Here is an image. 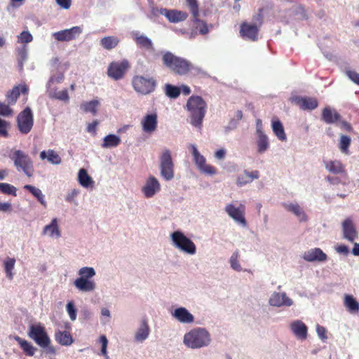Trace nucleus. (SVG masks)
Segmentation results:
<instances>
[{
    "label": "nucleus",
    "instance_id": "obj_1",
    "mask_svg": "<svg viewBox=\"0 0 359 359\" xmlns=\"http://www.w3.org/2000/svg\"><path fill=\"white\" fill-rule=\"evenodd\" d=\"M212 339L210 333L205 327H197L187 332L183 337V344L191 349H200L208 346Z\"/></svg>",
    "mask_w": 359,
    "mask_h": 359
},
{
    "label": "nucleus",
    "instance_id": "obj_2",
    "mask_svg": "<svg viewBox=\"0 0 359 359\" xmlns=\"http://www.w3.org/2000/svg\"><path fill=\"white\" fill-rule=\"evenodd\" d=\"M187 107L189 112L190 123L195 128L201 129L206 113L205 102L200 96H191L187 101Z\"/></svg>",
    "mask_w": 359,
    "mask_h": 359
},
{
    "label": "nucleus",
    "instance_id": "obj_3",
    "mask_svg": "<svg viewBox=\"0 0 359 359\" xmlns=\"http://www.w3.org/2000/svg\"><path fill=\"white\" fill-rule=\"evenodd\" d=\"M10 158L18 172H22L29 177L33 175V161L27 153L20 149L14 150L12 151Z\"/></svg>",
    "mask_w": 359,
    "mask_h": 359
},
{
    "label": "nucleus",
    "instance_id": "obj_4",
    "mask_svg": "<svg viewBox=\"0 0 359 359\" xmlns=\"http://www.w3.org/2000/svg\"><path fill=\"white\" fill-rule=\"evenodd\" d=\"M163 64L175 73L186 74L191 67V64L187 60L177 57L170 52H166L163 55Z\"/></svg>",
    "mask_w": 359,
    "mask_h": 359
},
{
    "label": "nucleus",
    "instance_id": "obj_5",
    "mask_svg": "<svg viewBox=\"0 0 359 359\" xmlns=\"http://www.w3.org/2000/svg\"><path fill=\"white\" fill-rule=\"evenodd\" d=\"M172 245L180 251L188 254L195 255L196 246L195 243L181 231H175L170 234Z\"/></svg>",
    "mask_w": 359,
    "mask_h": 359
},
{
    "label": "nucleus",
    "instance_id": "obj_6",
    "mask_svg": "<svg viewBox=\"0 0 359 359\" xmlns=\"http://www.w3.org/2000/svg\"><path fill=\"white\" fill-rule=\"evenodd\" d=\"M159 170L161 177L166 181H170L175 177V165L172 153L167 148L163 149L159 155Z\"/></svg>",
    "mask_w": 359,
    "mask_h": 359
},
{
    "label": "nucleus",
    "instance_id": "obj_7",
    "mask_svg": "<svg viewBox=\"0 0 359 359\" xmlns=\"http://www.w3.org/2000/svg\"><path fill=\"white\" fill-rule=\"evenodd\" d=\"M224 211L236 224L242 227L247 226L248 223L245 217V205L244 204L238 203V201L228 203L224 208Z\"/></svg>",
    "mask_w": 359,
    "mask_h": 359
},
{
    "label": "nucleus",
    "instance_id": "obj_8",
    "mask_svg": "<svg viewBox=\"0 0 359 359\" xmlns=\"http://www.w3.org/2000/svg\"><path fill=\"white\" fill-rule=\"evenodd\" d=\"M132 85L137 93L148 95L155 90L156 81L152 77L135 76L133 78Z\"/></svg>",
    "mask_w": 359,
    "mask_h": 359
},
{
    "label": "nucleus",
    "instance_id": "obj_9",
    "mask_svg": "<svg viewBox=\"0 0 359 359\" xmlns=\"http://www.w3.org/2000/svg\"><path fill=\"white\" fill-rule=\"evenodd\" d=\"M27 334L40 347H45L48 344H50V339L46 329L40 323L30 325Z\"/></svg>",
    "mask_w": 359,
    "mask_h": 359
},
{
    "label": "nucleus",
    "instance_id": "obj_10",
    "mask_svg": "<svg viewBox=\"0 0 359 359\" xmlns=\"http://www.w3.org/2000/svg\"><path fill=\"white\" fill-rule=\"evenodd\" d=\"M17 123L21 133L27 134L31 131L34 125V118L32 109L29 107L18 114Z\"/></svg>",
    "mask_w": 359,
    "mask_h": 359
},
{
    "label": "nucleus",
    "instance_id": "obj_11",
    "mask_svg": "<svg viewBox=\"0 0 359 359\" xmlns=\"http://www.w3.org/2000/svg\"><path fill=\"white\" fill-rule=\"evenodd\" d=\"M191 154L194 157V161L198 169L203 173L208 175H215L216 170L214 167L206 164L205 158L200 154L195 144H191Z\"/></svg>",
    "mask_w": 359,
    "mask_h": 359
},
{
    "label": "nucleus",
    "instance_id": "obj_12",
    "mask_svg": "<svg viewBox=\"0 0 359 359\" xmlns=\"http://www.w3.org/2000/svg\"><path fill=\"white\" fill-rule=\"evenodd\" d=\"M83 32L80 26H74L70 29H63L52 34V36L57 41L64 42L75 40Z\"/></svg>",
    "mask_w": 359,
    "mask_h": 359
},
{
    "label": "nucleus",
    "instance_id": "obj_13",
    "mask_svg": "<svg viewBox=\"0 0 359 359\" xmlns=\"http://www.w3.org/2000/svg\"><path fill=\"white\" fill-rule=\"evenodd\" d=\"M269 304L277 308L290 307L294 305V301L285 292H273L269 299Z\"/></svg>",
    "mask_w": 359,
    "mask_h": 359
},
{
    "label": "nucleus",
    "instance_id": "obj_14",
    "mask_svg": "<svg viewBox=\"0 0 359 359\" xmlns=\"http://www.w3.org/2000/svg\"><path fill=\"white\" fill-rule=\"evenodd\" d=\"M128 66V62L126 60L113 62L108 67L107 75L116 81L119 80L123 77Z\"/></svg>",
    "mask_w": 359,
    "mask_h": 359
},
{
    "label": "nucleus",
    "instance_id": "obj_15",
    "mask_svg": "<svg viewBox=\"0 0 359 359\" xmlns=\"http://www.w3.org/2000/svg\"><path fill=\"white\" fill-rule=\"evenodd\" d=\"M343 238L351 243L358 238V232L355 225L351 217H347L341 223Z\"/></svg>",
    "mask_w": 359,
    "mask_h": 359
},
{
    "label": "nucleus",
    "instance_id": "obj_16",
    "mask_svg": "<svg viewBox=\"0 0 359 359\" xmlns=\"http://www.w3.org/2000/svg\"><path fill=\"white\" fill-rule=\"evenodd\" d=\"M283 207L288 212L292 213L299 222H306L309 217L304 208L297 202L284 203Z\"/></svg>",
    "mask_w": 359,
    "mask_h": 359
},
{
    "label": "nucleus",
    "instance_id": "obj_17",
    "mask_svg": "<svg viewBox=\"0 0 359 359\" xmlns=\"http://www.w3.org/2000/svg\"><path fill=\"white\" fill-rule=\"evenodd\" d=\"M161 189L158 180L154 176H150L147 180L145 184L142 188V191L147 198L153 197Z\"/></svg>",
    "mask_w": 359,
    "mask_h": 359
},
{
    "label": "nucleus",
    "instance_id": "obj_18",
    "mask_svg": "<svg viewBox=\"0 0 359 359\" xmlns=\"http://www.w3.org/2000/svg\"><path fill=\"white\" fill-rule=\"evenodd\" d=\"M259 29L256 25L243 22L241 25L240 33L243 39L255 41L258 40Z\"/></svg>",
    "mask_w": 359,
    "mask_h": 359
},
{
    "label": "nucleus",
    "instance_id": "obj_19",
    "mask_svg": "<svg viewBox=\"0 0 359 359\" xmlns=\"http://www.w3.org/2000/svg\"><path fill=\"white\" fill-rule=\"evenodd\" d=\"M290 327L292 334L297 339L304 341L308 337V327L304 323L300 320H295L292 321Z\"/></svg>",
    "mask_w": 359,
    "mask_h": 359
},
{
    "label": "nucleus",
    "instance_id": "obj_20",
    "mask_svg": "<svg viewBox=\"0 0 359 359\" xmlns=\"http://www.w3.org/2000/svg\"><path fill=\"white\" fill-rule=\"evenodd\" d=\"M65 67L63 70H60V67L57 68V71L51 70V75L46 83V90L55 89L53 87L55 84L61 83L65 79L64 73L69 68V63H65Z\"/></svg>",
    "mask_w": 359,
    "mask_h": 359
},
{
    "label": "nucleus",
    "instance_id": "obj_21",
    "mask_svg": "<svg viewBox=\"0 0 359 359\" xmlns=\"http://www.w3.org/2000/svg\"><path fill=\"white\" fill-rule=\"evenodd\" d=\"M172 316L182 324H191L194 322V316L185 307L175 309Z\"/></svg>",
    "mask_w": 359,
    "mask_h": 359
},
{
    "label": "nucleus",
    "instance_id": "obj_22",
    "mask_svg": "<svg viewBox=\"0 0 359 359\" xmlns=\"http://www.w3.org/2000/svg\"><path fill=\"white\" fill-rule=\"evenodd\" d=\"M159 13L161 15L165 16L170 22L174 23L184 21L188 17V14L186 12L177 10L161 8Z\"/></svg>",
    "mask_w": 359,
    "mask_h": 359
},
{
    "label": "nucleus",
    "instance_id": "obj_23",
    "mask_svg": "<svg viewBox=\"0 0 359 359\" xmlns=\"http://www.w3.org/2000/svg\"><path fill=\"white\" fill-rule=\"evenodd\" d=\"M157 123V114L156 113L147 114L141 121L142 130L146 133L151 134L156 130Z\"/></svg>",
    "mask_w": 359,
    "mask_h": 359
},
{
    "label": "nucleus",
    "instance_id": "obj_24",
    "mask_svg": "<svg viewBox=\"0 0 359 359\" xmlns=\"http://www.w3.org/2000/svg\"><path fill=\"white\" fill-rule=\"evenodd\" d=\"M303 259L307 262H324L327 256L323 250L318 248L310 249L303 254Z\"/></svg>",
    "mask_w": 359,
    "mask_h": 359
},
{
    "label": "nucleus",
    "instance_id": "obj_25",
    "mask_svg": "<svg viewBox=\"0 0 359 359\" xmlns=\"http://www.w3.org/2000/svg\"><path fill=\"white\" fill-rule=\"evenodd\" d=\"M28 90L29 88L26 85L14 86L13 89L8 91L6 95L8 104L11 105L14 104L20 96V93L22 94H27Z\"/></svg>",
    "mask_w": 359,
    "mask_h": 359
},
{
    "label": "nucleus",
    "instance_id": "obj_26",
    "mask_svg": "<svg viewBox=\"0 0 359 359\" xmlns=\"http://www.w3.org/2000/svg\"><path fill=\"white\" fill-rule=\"evenodd\" d=\"M294 102L303 110H313L318 105V100L314 97L297 96L294 98Z\"/></svg>",
    "mask_w": 359,
    "mask_h": 359
},
{
    "label": "nucleus",
    "instance_id": "obj_27",
    "mask_svg": "<svg viewBox=\"0 0 359 359\" xmlns=\"http://www.w3.org/2000/svg\"><path fill=\"white\" fill-rule=\"evenodd\" d=\"M132 37L140 48H143L147 50H154L152 41L147 36L140 34L139 32H133Z\"/></svg>",
    "mask_w": 359,
    "mask_h": 359
},
{
    "label": "nucleus",
    "instance_id": "obj_28",
    "mask_svg": "<svg viewBox=\"0 0 359 359\" xmlns=\"http://www.w3.org/2000/svg\"><path fill=\"white\" fill-rule=\"evenodd\" d=\"M259 177V172L258 170L249 172L245 170L243 173L239 175L237 177L236 184L238 187H241L247 184L251 183L254 180Z\"/></svg>",
    "mask_w": 359,
    "mask_h": 359
},
{
    "label": "nucleus",
    "instance_id": "obj_29",
    "mask_svg": "<svg viewBox=\"0 0 359 359\" xmlns=\"http://www.w3.org/2000/svg\"><path fill=\"white\" fill-rule=\"evenodd\" d=\"M42 235H48L50 238H56L61 236V232L57 218L53 219L49 224H47L43 227Z\"/></svg>",
    "mask_w": 359,
    "mask_h": 359
},
{
    "label": "nucleus",
    "instance_id": "obj_30",
    "mask_svg": "<svg viewBox=\"0 0 359 359\" xmlns=\"http://www.w3.org/2000/svg\"><path fill=\"white\" fill-rule=\"evenodd\" d=\"M74 286L83 292H93L96 288V283L93 280L76 278L74 282Z\"/></svg>",
    "mask_w": 359,
    "mask_h": 359
},
{
    "label": "nucleus",
    "instance_id": "obj_31",
    "mask_svg": "<svg viewBox=\"0 0 359 359\" xmlns=\"http://www.w3.org/2000/svg\"><path fill=\"white\" fill-rule=\"evenodd\" d=\"M150 329L147 322L144 320L135 334V339L137 342L144 341L149 337Z\"/></svg>",
    "mask_w": 359,
    "mask_h": 359
},
{
    "label": "nucleus",
    "instance_id": "obj_32",
    "mask_svg": "<svg viewBox=\"0 0 359 359\" xmlns=\"http://www.w3.org/2000/svg\"><path fill=\"white\" fill-rule=\"evenodd\" d=\"M271 128L273 134L282 142L287 140V136L281 121L278 119H273L271 121Z\"/></svg>",
    "mask_w": 359,
    "mask_h": 359
},
{
    "label": "nucleus",
    "instance_id": "obj_33",
    "mask_svg": "<svg viewBox=\"0 0 359 359\" xmlns=\"http://www.w3.org/2000/svg\"><path fill=\"white\" fill-rule=\"evenodd\" d=\"M55 341L62 346H70L74 341L71 334L67 331L55 332Z\"/></svg>",
    "mask_w": 359,
    "mask_h": 359
},
{
    "label": "nucleus",
    "instance_id": "obj_34",
    "mask_svg": "<svg viewBox=\"0 0 359 359\" xmlns=\"http://www.w3.org/2000/svg\"><path fill=\"white\" fill-rule=\"evenodd\" d=\"M14 339L19 344L21 348L27 355L33 356L34 355L36 348H35L30 342L22 339L19 336H15Z\"/></svg>",
    "mask_w": 359,
    "mask_h": 359
},
{
    "label": "nucleus",
    "instance_id": "obj_35",
    "mask_svg": "<svg viewBox=\"0 0 359 359\" xmlns=\"http://www.w3.org/2000/svg\"><path fill=\"white\" fill-rule=\"evenodd\" d=\"M324 164L325 169L333 174H341L344 172V165L338 160L324 161Z\"/></svg>",
    "mask_w": 359,
    "mask_h": 359
},
{
    "label": "nucleus",
    "instance_id": "obj_36",
    "mask_svg": "<svg viewBox=\"0 0 359 359\" xmlns=\"http://www.w3.org/2000/svg\"><path fill=\"white\" fill-rule=\"evenodd\" d=\"M40 158L42 160L47 158L48 161L53 165H59L62 162L60 156L53 149L42 151L40 153Z\"/></svg>",
    "mask_w": 359,
    "mask_h": 359
},
{
    "label": "nucleus",
    "instance_id": "obj_37",
    "mask_svg": "<svg viewBox=\"0 0 359 359\" xmlns=\"http://www.w3.org/2000/svg\"><path fill=\"white\" fill-rule=\"evenodd\" d=\"M119 43V39L115 36H107L100 41V46L105 50H110L116 48Z\"/></svg>",
    "mask_w": 359,
    "mask_h": 359
},
{
    "label": "nucleus",
    "instance_id": "obj_38",
    "mask_svg": "<svg viewBox=\"0 0 359 359\" xmlns=\"http://www.w3.org/2000/svg\"><path fill=\"white\" fill-rule=\"evenodd\" d=\"M257 152L259 154L265 153L269 148V140L268 136L265 133L256 135Z\"/></svg>",
    "mask_w": 359,
    "mask_h": 359
},
{
    "label": "nucleus",
    "instance_id": "obj_39",
    "mask_svg": "<svg viewBox=\"0 0 359 359\" xmlns=\"http://www.w3.org/2000/svg\"><path fill=\"white\" fill-rule=\"evenodd\" d=\"M340 118L339 114L330 107H325L322 114V119L328 124L334 123Z\"/></svg>",
    "mask_w": 359,
    "mask_h": 359
},
{
    "label": "nucleus",
    "instance_id": "obj_40",
    "mask_svg": "<svg viewBox=\"0 0 359 359\" xmlns=\"http://www.w3.org/2000/svg\"><path fill=\"white\" fill-rule=\"evenodd\" d=\"M78 180L79 184L85 188L92 187L94 184V181L92 177L88 174L87 171L84 168L79 170L78 173Z\"/></svg>",
    "mask_w": 359,
    "mask_h": 359
},
{
    "label": "nucleus",
    "instance_id": "obj_41",
    "mask_svg": "<svg viewBox=\"0 0 359 359\" xmlns=\"http://www.w3.org/2000/svg\"><path fill=\"white\" fill-rule=\"evenodd\" d=\"M121 143V139L118 136L114 135V134H109L105 136L103 139V143L102 144V148H111V147H116L118 146Z\"/></svg>",
    "mask_w": 359,
    "mask_h": 359
},
{
    "label": "nucleus",
    "instance_id": "obj_42",
    "mask_svg": "<svg viewBox=\"0 0 359 359\" xmlns=\"http://www.w3.org/2000/svg\"><path fill=\"white\" fill-rule=\"evenodd\" d=\"M15 259L7 257L3 262L4 269L5 271L6 276L7 278L9 280H12L13 278L14 273L13 272L15 265Z\"/></svg>",
    "mask_w": 359,
    "mask_h": 359
},
{
    "label": "nucleus",
    "instance_id": "obj_43",
    "mask_svg": "<svg viewBox=\"0 0 359 359\" xmlns=\"http://www.w3.org/2000/svg\"><path fill=\"white\" fill-rule=\"evenodd\" d=\"M24 189L29 191L34 197H36L42 205L44 207L46 206L45 196L39 188H36L32 185L27 184L24 186Z\"/></svg>",
    "mask_w": 359,
    "mask_h": 359
},
{
    "label": "nucleus",
    "instance_id": "obj_44",
    "mask_svg": "<svg viewBox=\"0 0 359 359\" xmlns=\"http://www.w3.org/2000/svg\"><path fill=\"white\" fill-rule=\"evenodd\" d=\"M48 96L50 98H55L61 101L68 102L69 97L67 89H64L61 91H57V89L49 90L47 91Z\"/></svg>",
    "mask_w": 359,
    "mask_h": 359
},
{
    "label": "nucleus",
    "instance_id": "obj_45",
    "mask_svg": "<svg viewBox=\"0 0 359 359\" xmlns=\"http://www.w3.org/2000/svg\"><path fill=\"white\" fill-rule=\"evenodd\" d=\"M344 305L351 313L359 311V303L351 295L346 294L344 298Z\"/></svg>",
    "mask_w": 359,
    "mask_h": 359
},
{
    "label": "nucleus",
    "instance_id": "obj_46",
    "mask_svg": "<svg viewBox=\"0 0 359 359\" xmlns=\"http://www.w3.org/2000/svg\"><path fill=\"white\" fill-rule=\"evenodd\" d=\"M17 52L18 67L20 68V70H22L23 69L24 63L27 61L28 56V51L26 46H23L21 48H18L17 49Z\"/></svg>",
    "mask_w": 359,
    "mask_h": 359
},
{
    "label": "nucleus",
    "instance_id": "obj_47",
    "mask_svg": "<svg viewBox=\"0 0 359 359\" xmlns=\"http://www.w3.org/2000/svg\"><path fill=\"white\" fill-rule=\"evenodd\" d=\"M187 4L193 15V21L194 22H199L200 19H198L199 16V10H198V4L197 0H186Z\"/></svg>",
    "mask_w": 359,
    "mask_h": 359
},
{
    "label": "nucleus",
    "instance_id": "obj_48",
    "mask_svg": "<svg viewBox=\"0 0 359 359\" xmlns=\"http://www.w3.org/2000/svg\"><path fill=\"white\" fill-rule=\"evenodd\" d=\"M238 250L234 251L229 258V264L231 268L236 271H241L243 270L242 266L238 261L239 258Z\"/></svg>",
    "mask_w": 359,
    "mask_h": 359
},
{
    "label": "nucleus",
    "instance_id": "obj_49",
    "mask_svg": "<svg viewBox=\"0 0 359 359\" xmlns=\"http://www.w3.org/2000/svg\"><path fill=\"white\" fill-rule=\"evenodd\" d=\"M100 102L97 100H93L90 102H86L81 105V109L85 112H90L95 115L97 112V107Z\"/></svg>",
    "mask_w": 359,
    "mask_h": 359
},
{
    "label": "nucleus",
    "instance_id": "obj_50",
    "mask_svg": "<svg viewBox=\"0 0 359 359\" xmlns=\"http://www.w3.org/2000/svg\"><path fill=\"white\" fill-rule=\"evenodd\" d=\"M78 273L80 276L79 278L91 280V278L95 276L96 272L93 267L85 266L81 268Z\"/></svg>",
    "mask_w": 359,
    "mask_h": 359
},
{
    "label": "nucleus",
    "instance_id": "obj_51",
    "mask_svg": "<svg viewBox=\"0 0 359 359\" xmlns=\"http://www.w3.org/2000/svg\"><path fill=\"white\" fill-rule=\"evenodd\" d=\"M165 95L170 98H177L180 95V89L177 86L167 83L165 86Z\"/></svg>",
    "mask_w": 359,
    "mask_h": 359
},
{
    "label": "nucleus",
    "instance_id": "obj_52",
    "mask_svg": "<svg viewBox=\"0 0 359 359\" xmlns=\"http://www.w3.org/2000/svg\"><path fill=\"white\" fill-rule=\"evenodd\" d=\"M351 144V138L348 135H342L340 137L339 149L343 154H348V147Z\"/></svg>",
    "mask_w": 359,
    "mask_h": 359
},
{
    "label": "nucleus",
    "instance_id": "obj_53",
    "mask_svg": "<svg viewBox=\"0 0 359 359\" xmlns=\"http://www.w3.org/2000/svg\"><path fill=\"white\" fill-rule=\"evenodd\" d=\"M17 189L14 186L8 183H0V192L7 195L15 196Z\"/></svg>",
    "mask_w": 359,
    "mask_h": 359
},
{
    "label": "nucleus",
    "instance_id": "obj_54",
    "mask_svg": "<svg viewBox=\"0 0 359 359\" xmlns=\"http://www.w3.org/2000/svg\"><path fill=\"white\" fill-rule=\"evenodd\" d=\"M263 8H261L258 10V12L253 15L252 22H250L252 25H256L258 28H260L263 24Z\"/></svg>",
    "mask_w": 359,
    "mask_h": 359
},
{
    "label": "nucleus",
    "instance_id": "obj_55",
    "mask_svg": "<svg viewBox=\"0 0 359 359\" xmlns=\"http://www.w3.org/2000/svg\"><path fill=\"white\" fill-rule=\"evenodd\" d=\"M67 312L71 320L74 321L76 319V309L75 308L74 304L73 302H69L66 306Z\"/></svg>",
    "mask_w": 359,
    "mask_h": 359
},
{
    "label": "nucleus",
    "instance_id": "obj_56",
    "mask_svg": "<svg viewBox=\"0 0 359 359\" xmlns=\"http://www.w3.org/2000/svg\"><path fill=\"white\" fill-rule=\"evenodd\" d=\"M33 40L32 35L28 31H23L18 36V42L22 43H27Z\"/></svg>",
    "mask_w": 359,
    "mask_h": 359
},
{
    "label": "nucleus",
    "instance_id": "obj_57",
    "mask_svg": "<svg viewBox=\"0 0 359 359\" xmlns=\"http://www.w3.org/2000/svg\"><path fill=\"white\" fill-rule=\"evenodd\" d=\"M110 318H111L110 311L107 308H105V307L102 308L101 309V318H100L101 323L103 325H105L109 322Z\"/></svg>",
    "mask_w": 359,
    "mask_h": 359
},
{
    "label": "nucleus",
    "instance_id": "obj_58",
    "mask_svg": "<svg viewBox=\"0 0 359 359\" xmlns=\"http://www.w3.org/2000/svg\"><path fill=\"white\" fill-rule=\"evenodd\" d=\"M10 104L0 102V115L8 116L12 115L13 110L9 107Z\"/></svg>",
    "mask_w": 359,
    "mask_h": 359
},
{
    "label": "nucleus",
    "instance_id": "obj_59",
    "mask_svg": "<svg viewBox=\"0 0 359 359\" xmlns=\"http://www.w3.org/2000/svg\"><path fill=\"white\" fill-rule=\"evenodd\" d=\"M316 332L318 337L323 341H325L327 339V330L325 327L320 325H316Z\"/></svg>",
    "mask_w": 359,
    "mask_h": 359
},
{
    "label": "nucleus",
    "instance_id": "obj_60",
    "mask_svg": "<svg viewBox=\"0 0 359 359\" xmlns=\"http://www.w3.org/2000/svg\"><path fill=\"white\" fill-rule=\"evenodd\" d=\"M238 126V120L236 118H231L228 124L224 126V130L226 134L229 133L230 131L235 130Z\"/></svg>",
    "mask_w": 359,
    "mask_h": 359
},
{
    "label": "nucleus",
    "instance_id": "obj_61",
    "mask_svg": "<svg viewBox=\"0 0 359 359\" xmlns=\"http://www.w3.org/2000/svg\"><path fill=\"white\" fill-rule=\"evenodd\" d=\"M79 190L73 189L65 197V200L69 203H74L75 205H77V203L75 201V198L79 195Z\"/></svg>",
    "mask_w": 359,
    "mask_h": 359
},
{
    "label": "nucleus",
    "instance_id": "obj_62",
    "mask_svg": "<svg viewBox=\"0 0 359 359\" xmlns=\"http://www.w3.org/2000/svg\"><path fill=\"white\" fill-rule=\"evenodd\" d=\"M346 75L353 83L359 85V74L358 72L353 70H348L346 72Z\"/></svg>",
    "mask_w": 359,
    "mask_h": 359
},
{
    "label": "nucleus",
    "instance_id": "obj_63",
    "mask_svg": "<svg viewBox=\"0 0 359 359\" xmlns=\"http://www.w3.org/2000/svg\"><path fill=\"white\" fill-rule=\"evenodd\" d=\"M8 126V123L7 121L0 118V135L4 137H7L8 136L7 131Z\"/></svg>",
    "mask_w": 359,
    "mask_h": 359
},
{
    "label": "nucleus",
    "instance_id": "obj_64",
    "mask_svg": "<svg viewBox=\"0 0 359 359\" xmlns=\"http://www.w3.org/2000/svg\"><path fill=\"white\" fill-rule=\"evenodd\" d=\"M65 63L63 64V65H61L59 62V58L55 57H53L51 60H50V65H51V67H52V69L51 70H54V71H57V68L59 67H60V70H63L65 67Z\"/></svg>",
    "mask_w": 359,
    "mask_h": 359
}]
</instances>
